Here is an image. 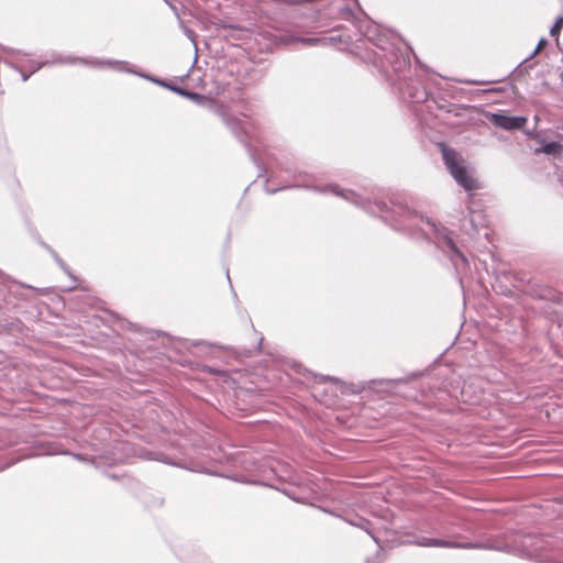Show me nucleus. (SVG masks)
Wrapping results in <instances>:
<instances>
[{"label": "nucleus", "mask_w": 563, "mask_h": 563, "mask_svg": "<svg viewBox=\"0 0 563 563\" xmlns=\"http://www.w3.org/2000/svg\"><path fill=\"white\" fill-rule=\"evenodd\" d=\"M563 27V16L556 19L555 23L550 30L552 36H558Z\"/></svg>", "instance_id": "5"}, {"label": "nucleus", "mask_w": 563, "mask_h": 563, "mask_svg": "<svg viewBox=\"0 0 563 563\" xmlns=\"http://www.w3.org/2000/svg\"><path fill=\"white\" fill-rule=\"evenodd\" d=\"M547 43H548V42H547V40H545V38H541V40L539 41V43H538V45H537V47H536V49H534V52H533L532 56H534V55L539 54V53H540V52L545 47Z\"/></svg>", "instance_id": "7"}, {"label": "nucleus", "mask_w": 563, "mask_h": 563, "mask_svg": "<svg viewBox=\"0 0 563 563\" xmlns=\"http://www.w3.org/2000/svg\"><path fill=\"white\" fill-rule=\"evenodd\" d=\"M451 244H453V243L451 242ZM452 249L455 251V253H459L460 255H462V254L459 252V250H456V247H455L454 245H452Z\"/></svg>", "instance_id": "8"}, {"label": "nucleus", "mask_w": 563, "mask_h": 563, "mask_svg": "<svg viewBox=\"0 0 563 563\" xmlns=\"http://www.w3.org/2000/svg\"><path fill=\"white\" fill-rule=\"evenodd\" d=\"M492 122L501 129L505 130H520L526 123L527 119L525 117H511L507 114H493Z\"/></svg>", "instance_id": "2"}, {"label": "nucleus", "mask_w": 563, "mask_h": 563, "mask_svg": "<svg viewBox=\"0 0 563 563\" xmlns=\"http://www.w3.org/2000/svg\"><path fill=\"white\" fill-rule=\"evenodd\" d=\"M563 152V144L560 142H549L540 148H536L534 153H544L547 155L558 156Z\"/></svg>", "instance_id": "3"}, {"label": "nucleus", "mask_w": 563, "mask_h": 563, "mask_svg": "<svg viewBox=\"0 0 563 563\" xmlns=\"http://www.w3.org/2000/svg\"><path fill=\"white\" fill-rule=\"evenodd\" d=\"M438 146L442 154L444 165L454 180L466 191L477 190L479 188V184L468 172L465 166V161L460 153L443 142L439 143Z\"/></svg>", "instance_id": "1"}, {"label": "nucleus", "mask_w": 563, "mask_h": 563, "mask_svg": "<svg viewBox=\"0 0 563 563\" xmlns=\"http://www.w3.org/2000/svg\"><path fill=\"white\" fill-rule=\"evenodd\" d=\"M298 41L305 45H316L318 42H320V40L316 37H301L298 38Z\"/></svg>", "instance_id": "6"}, {"label": "nucleus", "mask_w": 563, "mask_h": 563, "mask_svg": "<svg viewBox=\"0 0 563 563\" xmlns=\"http://www.w3.org/2000/svg\"><path fill=\"white\" fill-rule=\"evenodd\" d=\"M422 547H451L449 542L439 540V539H423L419 542Z\"/></svg>", "instance_id": "4"}]
</instances>
